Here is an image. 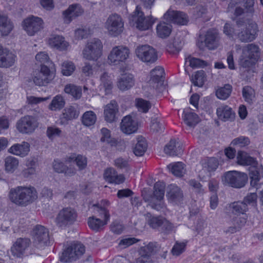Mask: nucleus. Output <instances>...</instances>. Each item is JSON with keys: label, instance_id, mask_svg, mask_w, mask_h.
Segmentation results:
<instances>
[{"label": "nucleus", "instance_id": "nucleus-1", "mask_svg": "<svg viewBox=\"0 0 263 263\" xmlns=\"http://www.w3.org/2000/svg\"><path fill=\"white\" fill-rule=\"evenodd\" d=\"M236 163L241 166H249V176L250 184L256 189L260 187L259 181L263 178V166L246 152L239 150L236 157Z\"/></svg>", "mask_w": 263, "mask_h": 263}, {"label": "nucleus", "instance_id": "nucleus-2", "mask_svg": "<svg viewBox=\"0 0 263 263\" xmlns=\"http://www.w3.org/2000/svg\"><path fill=\"white\" fill-rule=\"evenodd\" d=\"M37 198L36 189L31 186H20L12 189L9 193V199L14 203L26 206Z\"/></svg>", "mask_w": 263, "mask_h": 263}, {"label": "nucleus", "instance_id": "nucleus-3", "mask_svg": "<svg viewBox=\"0 0 263 263\" xmlns=\"http://www.w3.org/2000/svg\"><path fill=\"white\" fill-rule=\"evenodd\" d=\"M94 215L88 218V225L90 229L99 231L106 225L109 220L110 215L105 208L94 205Z\"/></svg>", "mask_w": 263, "mask_h": 263}, {"label": "nucleus", "instance_id": "nucleus-4", "mask_svg": "<svg viewBox=\"0 0 263 263\" xmlns=\"http://www.w3.org/2000/svg\"><path fill=\"white\" fill-rule=\"evenodd\" d=\"M260 55V49L255 44H248L242 48V54L238 59L239 65L243 68H249L257 61Z\"/></svg>", "mask_w": 263, "mask_h": 263}, {"label": "nucleus", "instance_id": "nucleus-5", "mask_svg": "<svg viewBox=\"0 0 263 263\" xmlns=\"http://www.w3.org/2000/svg\"><path fill=\"white\" fill-rule=\"evenodd\" d=\"M49 243L48 230L43 226H36L32 233V248L34 251L44 249Z\"/></svg>", "mask_w": 263, "mask_h": 263}, {"label": "nucleus", "instance_id": "nucleus-6", "mask_svg": "<svg viewBox=\"0 0 263 263\" xmlns=\"http://www.w3.org/2000/svg\"><path fill=\"white\" fill-rule=\"evenodd\" d=\"M129 23L140 30H146L152 27L155 20L152 16L145 17L141 8L137 6L129 17Z\"/></svg>", "mask_w": 263, "mask_h": 263}, {"label": "nucleus", "instance_id": "nucleus-7", "mask_svg": "<svg viewBox=\"0 0 263 263\" xmlns=\"http://www.w3.org/2000/svg\"><path fill=\"white\" fill-rule=\"evenodd\" d=\"M255 0H230L228 6L229 11H234L236 16L246 14L252 15L254 12Z\"/></svg>", "mask_w": 263, "mask_h": 263}, {"label": "nucleus", "instance_id": "nucleus-8", "mask_svg": "<svg viewBox=\"0 0 263 263\" xmlns=\"http://www.w3.org/2000/svg\"><path fill=\"white\" fill-rule=\"evenodd\" d=\"M103 44L98 39L88 41L82 50L83 58L89 61H97L102 55Z\"/></svg>", "mask_w": 263, "mask_h": 263}, {"label": "nucleus", "instance_id": "nucleus-9", "mask_svg": "<svg viewBox=\"0 0 263 263\" xmlns=\"http://www.w3.org/2000/svg\"><path fill=\"white\" fill-rule=\"evenodd\" d=\"M129 49L124 46L113 47L107 57V62L112 66H120L125 63L129 57Z\"/></svg>", "mask_w": 263, "mask_h": 263}, {"label": "nucleus", "instance_id": "nucleus-10", "mask_svg": "<svg viewBox=\"0 0 263 263\" xmlns=\"http://www.w3.org/2000/svg\"><path fill=\"white\" fill-rule=\"evenodd\" d=\"M21 25L28 36H33L44 28V22L40 17L30 15L23 20Z\"/></svg>", "mask_w": 263, "mask_h": 263}, {"label": "nucleus", "instance_id": "nucleus-11", "mask_svg": "<svg viewBox=\"0 0 263 263\" xmlns=\"http://www.w3.org/2000/svg\"><path fill=\"white\" fill-rule=\"evenodd\" d=\"M77 212L71 207H66L59 211L54 220L55 224L64 228L73 224L77 220Z\"/></svg>", "mask_w": 263, "mask_h": 263}, {"label": "nucleus", "instance_id": "nucleus-12", "mask_svg": "<svg viewBox=\"0 0 263 263\" xmlns=\"http://www.w3.org/2000/svg\"><path fill=\"white\" fill-rule=\"evenodd\" d=\"M104 28L110 36H118L124 30V21L120 15L117 14H111L104 23Z\"/></svg>", "mask_w": 263, "mask_h": 263}, {"label": "nucleus", "instance_id": "nucleus-13", "mask_svg": "<svg viewBox=\"0 0 263 263\" xmlns=\"http://www.w3.org/2000/svg\"><path fill=\"white\" fill-rule=\"evenodd\" d=\"M248 178V175L245 173L232 171L224 174L222 178V182L233 187L241 188L245 185Z\"/></svg>", "mask_w": 263, "mask_h": 263}, {"label": "nucleus", "instance_id": "nucleus-14", "mask_svg": "<svg viewBox=\"0 0 263 263\" xmlns=\"http://www.w3.org/2000/svg\"><path fill=\"white\" fill-rule=\"evenodd\" d=\"M54 74L46 65H42L40 70L34 71L31 76V80L39 86H45L53 79Z\"/></svg>", "mask_w": 263, "mask_h": 263}, {"label": "nucleus", "instance_id": "nucleus-15", "mask_svg": "<svg viewBox=\"0 0 263 263\" xmlns=\"http://www.w3.org/2000/svg\"><path fill=\"white\" fill-rule=\"evenodd\" d=\"M39 126L36 119L31 116H25L17 121L16 124L17 130L23 134L30 135L33 133Z\"/></svg>", "mask_w": 263, "mask_h": 263}, {"label": "nucleus", "instance_id": "nucleus-16", "mask_svg": "<svg viewBox=\"0 0 263 263\" xmlns=\"http://www.w3.org/2000/svg\"><path fill=\"white\" fill-rule=\"evenodd\" d=\"M113 76L107 72L102 73L100 78V84L97 87L94 86L84 87L85 90L89 89L92 91H97L105 95L110 93L113 87Z\"/></svg>", "mask_w": 263, "mask_h": 263}, {"label": "nucleus", "instance_id": "nucleus-17", "mask_svg": "<svg viewBox=\"0 0 263 263\" xmlns=\"http://www.w3.org/2000/svg\"><path fill=\"white\" fill-rule=\"evenodd\" d=\"M135 54L139 60L145 63H153L157 59L155 49L149 45L138 46L136 49Z\"/></svg>", "mask_w": 263, "mask_h": 263}, {"label": "nucleus", "instance_id": "nucleus-18", "mask_svg": "<svg viewBox=\"0 0 263 263\" xmlns=\"http://www.w3.org/2000/svg\"><path fill=\"white\" fill-rule=\"evenodd\" d=\"M165 184L163 182H158L154 186V195L150 205L152 208L160 211L164 207L163 199L164 195Z\"/></svg>", "mask_w": 263, "mask_h": 263}, {"label": "nucleus", "instance_id": "nucleus-19", "mask_svg": "<svg viewBox=\"0 0 263 263\" xmlns=\"http://www.w3.org/2000/svg\"><path fill=\"white\" fill-rule=\"evenodd\" d=\"M11 251L14 256L21 257L24 254H31L35 252L30 246V240L28 239H17L11 248Z\"/></svg>", "mask_w": 263, "mask_h": 263}, {"label": "nucleus", "instance_id": "nucleus-20", "mask_svg": "<svg viewBox=\"0 0 263 263\" xmlns=\"http://www.w3.org/2000/svg\"><path fill=\"white\" fill-rule=\"evenodd\" d=\"M85 252L84 246L81 243H74L68 248L60 257L64 262L71 261L81 256Z\"/></svg>", "mask_w": 263, "mask_h": 263}, {"label": "nucleus", "instance_id": "nucleus-21", "mask_svg": "<svg viewBox=\"0 0 263 263\" xmlns=\"http://www.w3.org/2000/svg\"><path fill=\"white\" fill-rule=\"evenodd\" d=\"M163 74L164 70L161 67H156L150 72L147 83L156 89H160L159 91H162L164 88L163 80Z\"/></svg>", "mask_w": 263, "mask_h": 263}, {"label": "nucleus", "instance_id": "nucleus-22", "mask_svg": "<svg viewBox=\"0 0 263 263\" xmlns=\"http://www.w3.org/2000/svg\"><path fill=\"white\" fill-rule=\"evenodd\" d=\"M139 123L134 115L125 116L120 123L121 130L126 135L135 133L139 128Z\"/></svg>", "mask_w": 263, "mask_h": 263}, {"label": "nucleus", "instance_id": "nucleus-23", "mask_svg": "<svg viewBox=\"0 0 263 263\" xmlns=\"http://www.w3.org/2000/svg\"><path fill=\"white\" fill-rule=\"evenodd\" d=\"M47 44L51 48L60 51H66L70 47V43L65 37L58 34L50 35L47 40Z\"/></svg>", "mask_w": 263, "mask_h": 263}, {"label": "nucleus", "instance_id": "nucleus-24", "mask_svg": "<svg viewBox=\"0 0 263 263\" xmlns=\"http://www.w3.org/2000/svg\"><path fill=\"white\" fill-rule=\"evenodd\" d=\"M163 19L168 23H174L179 25H186L188 22L186 15L170 8L164 14Z\"/></svg>", "mask_w": 263, "mask_h": 263}, {"label": "nucleus", "instance_id": "nucleus-25", "mask_svg": "<svg viewBox=\"0 0 263 263\" xmlns=\"http://www.w3.org/2000/svg\"><path fill=\"white\" fill-rule=\"evenodd\" d=\"M217 160L214 158H209L203 164V167L199 172V177L203 181H205L211 175L212 172L217 168Z\"/></svg>", "mask_w": 263, "mask_h": 263}, {"label": "nucleus", "instance_id": "nucleus-26", "mask_svg": "<svg viewBox=\"0 0 263 263\" xmlns=\"http://www.w3.org/2000/svg\"><path fill=\"white\" fill-rule=\"evenodd\" d=\"M84 13L82 7L78 4H72L62 12L65 23L69 24L73 19L81 16Z\"/></svg>", "mask_w": 263, "mask_h": 263}, {"label": "nucleus", "instance_id": "nucleus-27", "mask_svg": "<svg viewBox=\"0 0 263 263\" xmlns=\"http://www.w3.org/2000/svg\"><path fill=\"white\" fill-rule=\"evenodd\" d=\"M135 84V79L134 76L128 72L123 71L117 82L118 88L122 91L130 89Z\"/></svg>", "mask_w": 263, "mask_h": 263}, {"label": "nucleus", "instance_id": "nucleus-28", "mask_svg": "<svg viewBox=\"0 0 263 263\" xmlns=\"http://www.w3.org/2000/svg\"><path fill=\"white\" fill-rule=\"evenodd\" d=\"M8 152L14 156L24 158L29 155L30 152V144L26 141L15 143L8 148Z\"/></svg>", "mask_w": 263, "mask_h": 263}, {"label": "nucleus", "instance_id": "nucleus-29", "mask_svg": "<svg viewBox=\"0 0 263 263\" xmlns=\"http://www.w3.org/2000/svg\"><path fill=\"white\" fill-rule=\"evenodd\" d=\"M148 222L152 228H161L166 232L171 231L174 229V226L170 221L162 217H152L148 220Z\"/></svg>", "mask_w": 263, "mask_h": 263}, {"label": "nucleus", "instance_id": "nucleus-30", "mask_svg": "<svg viewBox=\"0 0 263 263\" xmlns=\"http://www.w3.org/2000/svg\"><path fill=\"white\" fill-rule=\"evenodd\" d=\"M257 30V26L254 22L249 24L248 27H246V29L241 31L238 34V37L242 42H251L254 40L256 37V34Z\"/></svg>", "mask_w": 263, "mask_h": 263}, {"label": "nucleus", "instance_id": "nucleus-31", "mask_svg": "<svg viewBox=\"0 0 263 263\" xmlns=\"http://www.w3.org/2000/svg\"><path fill=\"white\" fill-rule=\"evenodd\" d=\"M16 58L14 54L3 48L0 44V67L7 68L12 66Z\"/></svg>", "mask_w": 263, "mask_h": 263}, {"label": "nucleus", "instance_id": "nucleus-32", "mask_svg": "<svg viewBox=\"0 0 263 263\" xmlns=\"http://www.w3.org/2000/svg\"><path fill=\"white\" fill-rule=\"evenodd\" d=\"M103 178L108 183L115 184H120L125 180L122 175H118L116 171L111 167L107 168L104 171Z\"/></svg>", "mask_w": 263, "mask_h": 263}, {"label": "nucleus", "instance_id": "nucleus-33", "mask_svg": "<svg viewBox=\"0 0 263 263\" xmlns=\"http://www.w3.org/2000/svg\"><path fill=\"white\" fill-rule=\"evenodd\" d=\"M216 114L219 119L224 121L233 120L235 117V114L232 108L224 104L217 108Z\"/></svg>", "mask_w": 263, "mask_h": 263}, {"label": "nucleus", "instance_id": "nucleus-34", "mask_svg": "<svg viewBox=\"0 0 263 263\" xmlns=\"http://www.w3.org/2000/svg\"><path fill=\"white\" fill-rule=\"evenodd\" d=\"M155 247V244L152 242L141 247L139 251L141 256L136 260L135 263H152V260L147 256L154 251Z\"/></svg>", "mask_w": 263, "mask_h": 263}, {"label": "nucleus", "instance_id": "nucleus-35", "mask_svg": "<svg viewBox=\"0 0 263 263\" xmlns=\"http://www.w3.org/2000/svg\"><path fill=\"white\" fill-rule=\"evenodd\" d=\"M182 118L185 124L189 127H194L200 121L198 116L190 108L183 110Z\"/></svg>", "mask_w": 263, "mask_h": 263}, {"label": "nucleus", "instance_id": "nucleus-36", "mask_svg": "<svg viewBox=\"0 0 263 263\" xmlns=\"http://www.w3.org/2000/svg\"><path fill=\"white\" fill-rule=\"evenodd\" d=\"M164 151L170 156H178L182 153V144L175 139L171 140L165 146Z\"/></svg>", "mask_w": 263, "mask_h": 263}, {"label": "nucleus", "instance_id": "nucleus-37", "mask_svg": "<svg viewBox=\"0 0 263 263\" xmlns=\"http://www.w3.org/2000/svg\"><path fill=\"white\" fill-rule=\"evenodd\" d=\"M118 110L117 102L111 101L104 108V116L106 121L108 122H114L116 120V116Z\"/></svg>", "mask_w": 263, "mask_h": 263}, {"label": "nucleus", "instance_id": "nucleus-38", "mask_svg": "<svg viewBox=\"0 0 263 263\" xmlns=\"http://www.w3.org/2000/svg\"><path fill=\"white\" fill-rule=\"evenodd\" d=\"M18 159L13 156H9L4 160V168L8 173H13L16 171L19 166Z\"/></svg>", "mask_w": 263, "mask_h": 263}, {"label": "nucleus", "instance_id": "nucleus-39", "mask_svg": "<svg viewBox=\"0 0 263 263\" xmlns=\"http://www.w3.org/2000/svg\"><path fill=\"white\" fill-rule=\"evenodd\" d=\"M65 105V101L64 97L61 95H58L52 98L48 104V108L51 111H59L64 107Z\"/></svg>", "mask_w": 263, "mask_h": 263}, {"label": "nucleus", "instance_id": "nucleus-40", "mask_svg": "<svg viewBox=\"0 0 263 263\" xmlns=\"http://www.w3.org/2000/svg\"><path fill=\"white\" fill-rule=\"evenodd\" d=\"M217 32L215 30H210L207 32L204 37L205 46L209 49H214L217 47Z\"/></svg>", "mask_w": 263, "mask_h": 263}, {"label": "nucleus", "instance_id": "nucleus-41", "mask_svg": "<svg viewBox=\"0 0 263 263\" xmlns=\"http://www.w3.org/2000/svg\"><path fill=\"white\" fill-rule=\"evenodd\" d=\"M66 162L70 163L75 162L80 170H83L87 165L86 158L82 155L71 154L66 158Z\"/></svg>", "mask_w": 263, "mask_h": 263}, {"label": "nucleus", "instance_id": "nucleus-42", "mask_svg": "<svg viewBox=\"0 0 263 263\" xmlns=\"http://www.w3.org/2000/svg\"><path fill=\"white\" fill-rule=\"evenodd\" d=\"M170 23L162 21L157 25L156 33L159 37L165 38L170 35L172 31V26Z\"/></svg>", "mask_w": 263, "mask_h": 263}, {"label": "nucleus", "instance_id": "nucleus-43", "mask_svg": "<svg viewBox=\"0 0 263 263\" xmlns=\"http://www.w3.org/2000/svg\"><path fill=\"white\" fill-rule=\"evenodd\" d=\"M13 26L7 17L0 14V31L3 35H7L12 31Z\"/></svg>", "mask_w": 263, "mask_h": 263}, {"label": "nucleus", "instance_id": "nucleus-44", "mask_svg": "<svg viewBox=\"0 0 263 263\" xmlns=\"http://www.w3.org/2000/svg\"><path fill=\"white\" fill-rule=\"evenodd\" d=\"M100 141L111 146H117L118 143L117 140L111 136L110 131L106 128H103L101 130Z\"/></svg>", "mask_w": 263, "mask_h": 263}, {"label": "nucleus", "instance_id": "nucleus-45", "mask_svg": "<svg viewBox=\"0 0 263 263\" xmlns=\"http://www.w3.org/2000/svg\"><path fill=\"white\" fill-rule=\"evenodd\" d=\"M232 91V86L230 84H225L217 88L216 96L218 99L225 100L230 96Z\"/></svg>", "mask_w": 263, "mask_h": 263}, {"label": "nucleus", "instance_id": "nucleus-46", "mask_svg": "<svg viewBox=\"0 0 263 263\" xmlns=\"http://www.w3.org/2000/svg\"><path fill=\"white\" fill-rule=\"evenodd\" d=\"M232 212L235 215H247L248 208L242 201L235 202L231 204Z\"/></svg>", "mask_w": 263, "mask_h": 263}, {"label": "nucleus", "instance_id": "nucleus-47", "mask_svg": "<svg viewBox=\"0 0 263 263\" xmlns=\"http://www.w3.org/2000/svg\"><path fill=\"white\" fill-rule=\"evenodd\" d=\"M167 168L176 176H182L185 173L184 165L182 162L172 163L167 166Z\"/></svg>", "mask_w": 263, "mask_h": 263}, {"label": "nucleus", "instance_id": "nucleus-48", "mask_svg": "<svg viewBox=\"0 0 263 263\" xmlns=\"http://www.w3.org/2000/svg\"><path fill=\"white\" fill-rule=\"evenodd\" d=\"M179 188L175 184H171L167 187L166 196L170 201H175L181 197Z\"/></svg>", "mask_w": 263, "mask_h": 263}, {"label": "nucleus", "instance_id": "nucleus-49", "mask_svg": "<svg viewBox=\"0 0 263 263\" xmlns=\"http://www.w3.org/2000/svg\"><path fill=\"white\" fill-rule=\"evenodd\" d=\"M138 141L134 148V153L137 156H141L147 149L146 140L143 137H138Z\"/></svg>", "mask_w": 263, "mask_h": 263}, {"label": "nucleus", "instance_id": "nucleus-50", "mask_svg": "<svg viewBox=\"0 0 263 263\" xmlns=\"http://www.w3.org/2000/svg\"><path fill=\"white\" fill-rule=\"evenodd\" d=\"M251 143L249 138L240 136L232 140L231 145L238 148H245L248 146Z\"/></svg>", "mask_w": 263, "mask_h": 263}, {"label": "nucleus", "instance_id": "nucleus-51", "mask_svg": "<svg viewBox=\"0 0 263 263\" xmlns=\"http://www.w3.org/2000/svg\"><path fill=\"white\" fill-rule=\"evenodd\" d=\"M242 95L245 101L248 103H252L255 101V90L251 86H244L242 90Z\"/></svg>", "mask_w": 263, "mask_h": 263}, {"label": "nucleus", "instance_id": "nucleus-52", "mask_svg": "<svg viewBox=\"0 0 263 263\" xmlns=\"http://www.w3.org/2000/svg\"><path fill=\"white\" fill-rule=\"evenodd\" d=\"M64 91L65 93L70 95L76 99L80 98L82 96L81 88L73 84H69L66 85L65 87Z\"/></svg>", "mask_w": 263, "mask_h": 263}, {"label": "nucleus", "instance_id": "nucleus-53", "mask_svg": "<svg viewBox=\"0 0 263 263\" xmlns=\"http://www.w3.org/2000/svg\"><path fill=\"white\" fill-rule=\"evenodd\" d=\"M96 120V115L92 111H86L82 118L83 124L86 126L93 125L95 123Z\"/></svg>", "mask_w": 263, "mask_h": 263}, {"label": "nucleus", "instance_id": "nucleus-54", "mask_svg": "<svg viewBox=\"0 0 263 263\" xmlns=\"http://www.w3.org/2000/svg\"><path fill=\"white\" fill-rule=\"evenodd\" d=\"M205 80V74L203 70L197 71L191 77L192 83L195 85L201 87Z\"/></svg>", "mask_w": 263, "mask_h": 263}, {"label": "nucleus", "instance_id": "nucleus-55", "mask_svg": "<svg viewBox=\"0 0 263 263\" xmlns=\"http://www.w3.org/2000/svg\"><path fill=\"white\" fill-rule=\"evenodd\" d=\"M53 170L58 173H64L67 175H71L73 171H69L65 164L59 160H55L52 164Z\"/></svg>", "mask_w": 263, "mask_h": 263}, {"label": "nucleus", "instance_id": "nucleus-56", "mask_svg": "<svg viewBox=\"0 0 263 263\" xmlns=\"http://www.w3.org/2000/svg\"><path fill=\"white\" fill-rule=\"evenodd\" d=\"M76 67L74 63L69 61H64L61 66V71L63 75L65 76H69L75 70Z\"/></svg>", "mask_w": 263, "mask_h": 263}, {"label": "nucleus", "instance_id": "nucleus-57", "mask_svg": "<svg viewBox=\"0 0 263 263\" xmlns=\"http://www.w3.org/2000/svg\"><path fill=\"white\" fill-rule=\"evenodd\" d=\"M26 166L27 168L23 172V175L24 177L30 178L37 174L36 165L34 161L27 162Z\"/></svg>", "mask_w": 263, "mask_h": 263}, {"label": "nucleus", "instance_id": "nucleus-58", "mask_svg": "<svg viewBox=\"0 0 263 263\" xmlns=\"http://www.w3.org/2000/svg\"><path fill=\"white\" fill-rule=\"evenodd\" d=\"M79 115V112L74 107L69 106L64 110L63 118L66 120H70L78 118Z\"/></svg>", "mask_w": 263, "mask_h": 263}, {"label": "nucleus", "instance_id": "nucleus-59", "mask_svg": "<svg viewBox=\"0 0 263 263\" xmlns=\"http://www.w3.org/2000/svg\"><path fill=\"white\" fill-rule=\"evenodd\" d=\"M185 60L193 68H204L209 65L206 62L194 57H189Z\"/></svg>", "mask_w": 263, "mask_h": 263}, {"label": "nucleus", "instance_id": "nucleus-60", "mask_svg": "<svg viewBox=\"0 0 263 263\" xmlns=\"http://www.w3.org/2000/svg\"><path fill=\"white\" fill-rule=\"evenodd\" d=\"M135 105L139 111L147 112L151 107V103L143 99L138 98L135 100Z\"/></svg>", "mask_w": 263, "mask_h": 263}, {"label": "nucleus", "instance_id": "nucleus-61", "mask_svg": "<svg viewBox=\"0 0 263 263\" xmlns=\"http://www.w3.org/2000/svg\"><path fill=\"white\" fill-rule=\"evenodd\" d=\"M100 69L98 64L92 66L88 63H86L82 68V72L87 76H91L96 74Z\"/></svg>", "mask_w": 263, "mask_h": 263}, {"label": "nucleus", "instance_id": "nucleus-62", "mask_svg": "<svg viewBox=\"0 0 263 263\" xmlns=\"http://www.w3.org/2000/svg\"><path fill=\"white\" fill-rule=\"evenodd\" d=\"M257 195L255 193H248L243 198V202L248 206H255L257 205Z\"/></svg>", "mask_w": 263, "mask_h": 263}, {"label": "nucleus", "instance_id": "nucleus-63", "mask_svg": "<svg viewBox=\"0 0 263 263\" xmlns=\"http://www.w3.org/2000/svg\"><path fill=\"white\" fill-rule=\"evenodd\" d=\"M247 219V215H235L233 219L232 223L236 229H239L245 226Z\"/></svg>", "mask_w": 263, "mask_h": 263}, {"label": "nucleus", "instance_id": "nucleus-64", "mask_svg": "<svg viewBox=\"0 0 263 263\" xmlns=\"http://www.w3.org/2000/svg\"><path fill=\"white\" fill-rule=\"evenodd\" d=\"M36 64H40L41 67L45 65L49 61V57L48 53L45 51L38 52L35 57Z\"/></svg>", "mask_w": 263, "mask_h": 263}]
</instances>
